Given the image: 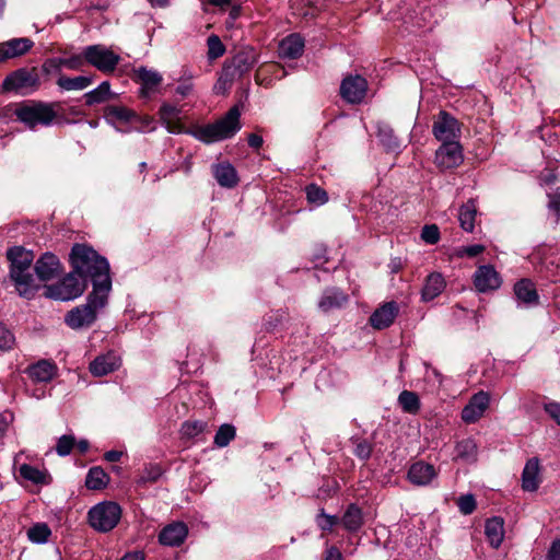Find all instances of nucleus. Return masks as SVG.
<instances>
[{
	"label": "nucleus",
	"mask_w": 560,
	"mask_h": 560,
	"mask_svg": "<svg viewBox=\"0 0 560 560\" xmlns=\"http://www.w3.org/2000/svg\"><path fill=\"white\" fill-rule=\"evenodd\" d=\"M485 534L491 547L499 548L504 538V521L502 517L494 516L487 520Z\"/></svg>",
	"instance_id": "obj_31"
},
{
	"label": "nucleus",
	"mask_w": 560,
	"mask_h": 560,
	"mask_svg": "<svg viewBox=\"0 0 560 560\" xmlns=\"http://www.w3.org/2000/svg\"><path fill=\"white\" fill-rule=\"evenodd\" d=\"M318 518H322V521H318V526L323 530H331V528L339 522L337 516L326 514L324 510L320 511Z\"/></svg>",
	"instance_id": "obj_60"
},
{
	"label": "nucleus",
	"mask_w": 560,
	"mask_h": 560,
	"mask_svg": "<svg viewBox=\"0 0 560 560\" xmlns=\"http://www.w3.org/2000/svg\"><path fill=\"white\" fill-rule=\"evenodd\" d=\"M10 278L14 282L16 291L23 298H33L39 288L30 270L21 272L18 277Z\"/></svg>",
	"instance_id": "obj_32"
},
{
	"label": "nucleus",
	"mask_w": 560,
	"mask_h": 560,
	"mask_svg": "<svg viewBox=\"0 0 560 560\" xmlns=\"http://www.w3.org/2000/svg\"><path fill=\"white\" fill-rule=\"evenodd\" d=\"M421 238L428 244H436L440 240V231L435 224L424 225L421 232Z\"/></svg>",
	"instance_id": "obj_57"
},
{
	"label": "nucleus",
	"mask_w": 560,
	"mask_h": 560,
	"mask_svg": "<svg viewBox=\"0 0 560 560\" xmlns=\"http://www.w3.org/2000/svg\"><path fill=\"white\" fill-rule=\"evenodd\" d=\"M304 39L300 34H291L279 43V56L281 58L296 59L304 51Z\"/></svg>",
	"instance_id": "obj_25"
},
{
	"label": "nucleus",
	"mask_w": 560,
	"mask_h": 560,
	"mask_svg": "<svg viewBox=\"0 0 560 560\" xmlns=\"http://www.w3.org/2000/svg\"><path fill=\"white\" fill-rule=\"evenodd\" d=\"M368 90V82L361 75L346 77L340 85V95L349 104H359L363 101Z\"/></svg>",
	"instance_id": "obj_12"
},
{
	"label": "nucleus",
	"mask_w": 560,
	"mask_h": 560,
	"mask_svg": "<svg viewBox=\"0 0 560 560\" xmlns=\"http://www.w3.org/2000/svg\"><path fill=\"white\" fill-rule=\"evenodd\" d=\"M93 83V77L79 75L69 78L60 75L57 80V85L65 91H81L86 89Z\"/></svg>",
	"instance_id": "obj_35"
},
{
	"label": "nucleus",
	"mask_w": 560,
	"mask_h": 560,
	"mask_svg": "<svg viewBox=\"0 0 560 560\" xmlns=\"http://www.w3.org/2000/svg\"><path fill=\"white\" fill-rule=\"evenodd\" d=\"M51 535L46 523H37L27 530V537L32 542L45 544Z\"/></svg>",
	"instance_id": "obj_45"
},
{
	"label": "nucleus",
	"mask_w": 560,
	"mask_h": 560,
	"mask_svg": "<svg viewBox=\"0 0 560 560\" xmlns=\"http://www.w3.org/2000/svg\"><path fill=\"white\" fill-rule=\"evenodd\" d=\"M235 435H236L235 427L230 423H224L219 427V429L214 435L213 443L218 447H225L230 444V442L232 440L235 439Z\"/></svg>",
	"instance_id": "obj_43"
},
{
	"label": "nucleus",
	"mask_w": 560,
	"mask_h": 560,
	"mask_svg": "<svg viewBox=\"0 0 560 560\" xmlns=\"http://www.w3.org/2000/svg\"><path fill=\"white\" fill-rule=\"evenodd\" d=\"M207 428V422L200 420L185 421L180 427V434L186 439H194L201 434Z\"/></svg>",
	"instance_id": "obj_47"
},
{
	"label": "nucleus",
	"mask_w": 560,
	"mask_h": 560,
	"mask_svg": "<svg viewBox=\"0 0 560 560\" xmlns=\"http://www.w3.org/2000/svg\"><path fill=\"white\" fill-rule=\"evenodd\" d=\"M457 505L464 515H469L476 510V500L472 494H465L458 498Z\"/></svg>",
	"instance_id": "obj_56"
},
{
	"label": "nucleus",
	"mask_w": 560,
	"mask_h": 560,
	"mask_svg": "<svg viewBox=\"0 0 560 560\" xmlns=\"http://www.w3.org/2000/svg\"><path fill=\"white\" fill-rule=\"evenodd\" d=\"M305 191H306V198L311 203L320 206V205L326 203L328 200L327 192L317 185H314V184L308 185L306 187Z\"/></svg>",
	"instance_id": "obj_49"
},
{
	"label": "nucleus",
	"mask_w": 560,
	"mask_h": 560,
	"mask_svg": "<svg viewBox=\"0 0 560 560\" xmlns=\"http://www.w3.org/2000/svg\"><path fill=\"white\" fill-rule=\"evenodd\" d=\"M108 292L93 290L86 303L69 311L65 317L66 324L72 329H81L91 326L97 316V312L107 303Z\"/></svg>",
	"instance_id": "obj_4"
},
{
	"label": "nucleus",
	"mask_w": 560,
	"mask_h": 560,
	"mask_svg": "<svg viewBox=\"0 0 560 560\" xmlns=\"http://www.w3.org/2000/svg\"><path fill=\"white\" fill-rule=\"evenodd\" d=\"M86 63L85 58V47L83 48L81 54L72 55L68 58H51L48 65L56 66V69L60 71L62 67L69 70H81Z\"/></svg>",
	"instance_id": "obj_37"
},
{
	"label": "nucleus",
	"mask_w": 560,
	"mask_h": 560,
	"mask_svg": "<svg viewBox=\"0 0 560 560\" xmlns=\"http://www.w3.org/2000/svg\"><path fill=\"white\" fill-rule=\"evenodd\" d=\"M456 456L464 460H474L477 455V445L472 439H464L456 444Z\"/></svg>",
	"instance_id": "obj_44"
},
{
	"label": "nucleus",
	"mask_w": 560,
	"mask_h": 560,
	"mask_svg": "<svg viewBox=\"0 0 560 560\" xmlns=\"http://www.w3.org/2000/svg\"><path fill=\"white\" fill-rule=\"evenodd\" d=\"M463 161V148L458 141L442 143L435 152V164L441 170L457 167Z\"/></svg>",
	"instance_id": "obj_11"
},
{
	"label": "nucleus",
	"mask_w": 560,
	"mask_h": 560,
	"mask_svg": "<svg viewBox=\"0 0 560 560\" xmlns=\"http://www.w3.org/2000/svg\"><path fill=\"white\" fill-rule=\"evenodd\" d=\"M109 482V476L98 466L92 467L85 478V486L90 490L104 489Z\"/></svg>",
	"instance_id": "obj_38"
},
{
	"label": "nucleus",
	"mask_w": 560,
	"mask_h": 560,
	"mask_svg": "<svg viewBox=\"0 0 560 560\" xmlns=\"http://www.w3.org/2000/svg\"><path fill=\"white\" fill-rule=\"evenodd\" d=\"M490 395L480 390L472 395L468 404L462 410V420L466 423L477 422L489 408Z\"/></svg>",
	"instance_id": "obj_14"
},
{
	"label": "nucleus",
	"mask_w": 560,
	"mask_h": 560,
	"mask_svg": "<svg viewBox=\"0 0 560 560\" xmlns=\"http://www.w3.org/2000/svg\"><path fill=\"white\" fill-rule=\"evenodd\" d=\"M70 262L81 278L91 279L93 290L109 293L112 280L106 258L85 244H74L70 253Z\"/></svg>",
	"instance_id": "obj_1"
},
{
	"label": "nucleus",
	"mask_w": 560,
	"mask_h": 560,
	"mask_svg": "<svg viewBox=\"0 0 560 560\" xmlns=\"http://www.w3.org/2000/svg\"><path fill=\"white\" fill-rule=\"evenodd\" d=\"M19 472L22 478L32 481L35 485H48L50 482V477L46 471L39 470L28 464L21 465Z\"/></svg>",
	"instance_id": "obj_40"
},
{
	"label": "nucleus",
	"mask_w": 560,
	"mask_h": 560,
	"mask_svg": "<svg viewBox=\"0 0 560 560\" xmlns=\"http://www.w3.org/2000/svg\"><path fill=\"white\" fill-rule=\"evenodd\" d=\"M60 261L55 254L45 253L35 264V272L39 280L48 281L57 277L60 272Z\"/></svg>",
	"instance_id": "obj_19"
},
{
	"label": "nucleus",
	"mask_w": 560,
	"mask_h": 560,
	"mask_svg": "<svg viewBox=\"0 0 560 560\" xmlns=\"http://www.w3.org/2000/svg\"><path fill=\"white\" fill-rule=\"evenodd\" d=\"M108 118L118 120L121 122H132L136 117V113L125 106H108L106 109Z\"/></svg>",
	"instance_id": "obj_46"
},
{
	"label": "nucleus",
	"mask_w": 560,
	"mask_h": 560,
	"mask_svg": "<svg viewBox=\"0 0 560 560\" xmlns=\"http://www.w3.org/2000/svg\"><path fill=\"white\" fill-rule=\"evenodd\" d=\"M548 208L556 215L555 222L558 223L560 220V187L553 194L549 195Z\"/></svg>",
	"instance_id": "obj_59"
},
{
	"label": "nucleus",
	"mask_w": 560,
	"mask_h": 560,
	"mask_svg": "<svg viewBox=\"0 0 560 560\" xmlns=\"http://www.w3.org/2000/svg\"><path fill=\"white\" fill-rule=\"evenodd\" d=\"M477 215V206L472 199H469L459 208L458 221L460 228L466 232H472Z\"/></svg>",
	"instance_id": "obj_34"
},
{
	"label": "nucleus",
	"mask_w": 560,
	"mask_h": 560,
	"mask_svg": "<svg viewBox=\"0 0 560 560\" xmlns=\"http://www.w3.org/2000/svg\"><path fill=\"white\" fill-rule=\"evenodd\" d=\"M110 95V84L103 81L96 89L84 94L85 104L92 106L105 102Z\"/></svg>",
	"instance_id": "obj_41"
},
{
	"label": "nucleus",
	"mask_w": 560,
	"mask_h": 560,
	"mask_svg": "<svg viewBox=\"0 0 560 560\" xmlns=\"http://www.w3.org/2000/svg\"><path fill=\"white\" fill-rule=\"evenodd\" d=\"M324 560H342V553L337 547L331 546L326 549Z\"/></svg>",
	"instance_id": "obj_63"
},
{
	"label": "nucleus",
	"mask_w": 560,
	"mask_h": 560,
	"mask_svg": "<svg viewBox=\"0 0 560 560\" xmlns=\"http://www.w3.org/2000/svg\"><path fill=\"white\" fill-rule=\"evenodd\" d=\"M247 141L248 145L253 149H259L264 143L262 137L257 133H250Z\"/></svg>",
	"instance_id": "obj_64"
},
{
	"label": "nucleus",
	"mask_w": 560,
	"mask_h": 560,
	"mask_svg": "<svg viewBox=\"0 0 560 560\" xmlns=\"http://www.w3.org/2000/svg\"><path fill=\"white\" fill-rule=\"evenodd\" d=\"M352 444L354 445L353 454L362 459L368 460L371 457L373 445L368 440L360 438H352Z\"/></svg>",
	"instance_id": "obj_48"
},
{
	"label": "nucleus",
	"mask_w": 560,
	"mask_h": 560,
	"mask_svg": "<svg viewBox=\"0 0 560 560\" xmlns=\"http://www.w3.org/2000/svg\"><path fill=\"white\" fill-rule=\"evenodd\" d=\"M86 289V280L74 270L69 272L59 282L46 285L45 295L59 301L74 300L83 294Z\"/></svg>",
	"instance_id": "obj_5"
},
{
	"label": "nucleus",
	"mask_w": 560,
	"mask_h": 560,
	"mask_svg": "<svg viewBox=\"0 0 560 560\" xmlns=\"http://www.w3.org/2000/svg\"><path fill=\"white\" fill-rule=\"evenodd\" d=\"M485 246L483 245H480V244H474V245H469V246H462L459 248H457L456 250V255L457 257H476L478 256L479 254L483 253L485 252Z\"/></svg>",
	"instance_id": "obj_58"
},
{
	"label": "nucleus",
	"mask_w": 560,
	"mask_h": 560,
	"mask_svg": "<svg viewBox=\"0 0 560 560\" xmlns=\"http://www.w3.org/2000/svg\"><path fill=\"white\" fill-rule=\"evenodd\" d=\"M15 338L12 331L2 323H0V350L9 351L13 348Z\"/></svg>",
	"instance_id": "obj_53"
},
{
	"label": "nucleus",
	"mask_w": 560,
	"mask_h": 560,
	"mask_svg": "<svg viewBox=\"0 0 560 560\" xmlns=\"http://www.w3.org/2000/svg\"><path fill=\"white\" fill-rule=\"evenodd\" d=\"M547 560H560V538L552 541L547 553Z\"/></svg>",
	"instance_id": "obj_62"
},
{
	"label": "nucleus",
	"mask_w": 560,
	"mask_h": 560,
	"mask_svg": "<svg viewBox=\"0 0 560 560\" xmlns=\"http://www.w3.org/2000/svg\"><path fill=\"white\" fill-rule=\"evenodd\" d=\"M195 79L196 73L187 66H183L179 70L178 77L175 79V95L178 100H185L195 93Z\"/></svg>",
	"instance_id": "obj_22"
},
{
	"label": "nucleus",
	"mask_w": 560,
	"mask_h": 560,
	"mask_svg": "<svg viewBox=\"0 0 560 560\" xmlns=\"http://www.w3.org/2000/svg\"><path fill=\"white\" fill-rule=\"evenodd\" d=\"M545 410L560 425V404H558V402L546 404Z\"/></svg>",
	"instance_id": "obj_61"
},
{
	"label": "nucleus",
	"mask_w": 560,
	"mask_h": 560,
	"mask_svg": "<svg viewBox=\"0 0 560 560\" xmlns=\"http://www.w3.org/2000/svg\"><path fill=\"white\" fill-rule=\"evenodd\" d=\"M446 288L444 277L439 272L430 273L424 281L421 290V299L424 302H430L438 298Z\"/></svg>",
	"instance_id": "obj_26"
},
{
	"label": "nucleus",
	"mask_w": 560,
	"mask_h": 560,
	"mask_svg": "<svg viewBox=\"0 0 560 560\" xmlns=\"http://www.w3.org/2000/svg\"><path fill=\"white\" fill-rule=\"evenodd\" d=\"M436 476L435 467L423 460L413 463L408 470V479L416 486H428Z\"/></svg>",
	"instance_id": "obj_20"
},
{
	"label": "nucleus",
	"mask_w": 560,
	"mask_h": 560,
	"mask_svg": "<svg viewBox=\"0 0 560 560\" xmlns=\"http://www.w3.org/2000/svg\"><path fill=\"white\" fill-rule=\"evenodd\" d=\"M209 59H217L225 52V47L217 35H211L207 39Z\"/></svg>",
	"instance_id": "obj_51"
},
{
	"label": "nucleus",
	"mask_w": 560,
	"mask_h": 560,
	"mask_svg": "<svg viewBox=\"0 0 560 560\" xmlns=\"http://www.w3.org/2000/svg\"><path fill=\"white\" fill-rule=\"evenodd\" d=\"M398 404L402 411L409 415H417L421 408L418 394L411 390H402L398 396Z\"/></svg>",
	"instance_id": "obj_39"
},
{
	"label": "nucleus",
	"mask_w": 560,
	"mask_h": 560,
	"mask_svg": "<svg viewBox=\"0 0 560 560\" xmlns=\"http://www.w3.org/2000/svg\"><path fill=\"white\" fill-rule=\"evenodd\" d=\"M75 445V439L72 435H62L59 438L56 452L59 456H67L71 453L73 446Z\"/></svg>",
	"instance_id": "obj_54"
},
{
	"label": "nucleus",
	"mask_w": 560,
	"mask_h": 560,
	"mask_svg": "<svg viewBox=\"0 0 560 560\" xmlns=\"http://www.w3.org/2000/svg\"><path fill=\"white\" fill-rule=\"evenodd\" d=\"M7 258L10 261V277H18L21 272L30 270L34 255L22 246H14L8 249Z\"/></svg>",
	"instance_id": "obj_16"
},
{
	"label": "nucleus",
	"mask_w": 560,
	"mask_h": 560,
	"mask_svg": "<svg viewBox=\"0 0 560 560\" xmlns=\"http://www.w3.org/2000/svg\"><path fill=\"white\" fill-rule=\"evenodd\" d=\"M539 470L540 466L537 457H533L526 462L522 474V488L525 491L537 490L540 482Z\"/></svg>",
	"instance_id": "obj_29"
},
{
	"label": "nucleus",
	"mask_w": 560,
	"mask_h": 560,
	"mask_svg": "<svg viewBox=\"0 0 560 560\" xmlns=\"http://www.w3.org/2000/svg\"><path fill=\"white\" fill-rule=\"evenodd\" d=\"M502 279L499 272L491 265H483L477 268L474 275V284L478 292L486 293L498 290Z\"/></svg>",
	"instance_id": "obj_13"
},
{
	"label": "nucleus",
	"mask_w": 560,
	"mask_h": 560,
	"mask_svg": "<svg viewBox=\"0 0 560 560\" xmlns=\"http://www.w3.org/2000/svg\"><path fill=\"white\" fill-rule=\"evenodd\" d=\"M343 527L349 532H357L363 525V515L361 509L357 504H350L342 518Z\"/></svg>",
	"instance_id": "obj_36"
},
{
	"label": "nucleus",
	"mask_w": 560,
	"mask_h": 560,
	"mask_svg": "<svg viewBox=\"0 0 560 560\" xmlns=\"http://www.w3.org/2000/svg\"><path fill=\"white\" fill-rule=\"evenodd\" d=\"M59 103H46L42 101H27L16 105L14 115L16 119L30 129L38 126H51L58 118Z\"/></svg>",
	"instance_id": "obj_2"
},
{
	"label": "nucleus",
	"mask_w": 560,
	"mask_h": 560,
	"mask_svg": "<svg viewBox=\"0 0 560 560\" xmlns=\"http://www.w3.org/2000/svg\"><path fill=\"white\" fill-rule=\"evenodd\" d=\"M57 368L47 360H40L28 368L30 377L39 383H47L56 375Z\"/></svg>",
	"instance_id": "obj_33"
},
{
	"label": "nucleus",
	"mask_w": 560,
	"mask_h": 560,
	"mask_svg": "<svg viewBox=\"0 0 560 560\" xmlns=\"http://www.w3.org/2000/svg\"><path fill=\"white\" fill-rule=\"evenodd\" d=\"M432 132L442 143L456 142L460 135V125L450 113L441 110L433 122Z\"/></svg>",
	"instance_id": "obj_10"
},
{
	"label": "nucleus",
	"mask_w": 560,
	"mask_h": 560,
	"mask_svg": "<svg viewBox=\"0 0 560 560\" xmlns=\"http://www.w3.org/2000/svg\"><path fill=\"white\" fill-rule=\"evenodd\" d=\"M241 112L237 106H233L229 112L219 120L213 124L199 126L190 133L205 143L218 142L224 139L232 138L240 129Z\"/></svg>",
	"instance_id": "obj_3"
},
{
	"label": "nucleus",
	"mask_w": 560,
	"mask_h": 560,
	"mask_svg": "<svg viewBox=\"0 0 560 560\" xmlns=\"http://www.w3.org/2000/svg\"><path fill=\"white\" fill-rule=\"evenodd\" d=\"M119 366L120 359L114 352H108L96 357L90 363L89 369L94 376H104L116 371Z\"/></svg>",
	"instance_id": "obj_24"
},
{
	"label": "nucleus",
	"mask_w": 560,
	"mask_h": 560,
	"mask_svg": "<svg viewBox=\"0 0 560 560\" xmlns=\"http://www.w3.org/2000/svg\"><path fill=\"white\" fill-rule=\"evenodd\" d=\"M159 118L162 125L171 133L185 132V127L182 122V109L174 104L163 102L159 108Z\"/></svg>",
	"instance_id": "obj_15"
},
{
	"label": "nucleus",
	"mask_w": 560,
	"mask_h": 560,
	"mask_svg": "<svg viewBox=\"0 0 560 560\" xmlns=\"http://www.w3.org/2000/svg\"><path fill=\"white\" fill-rule=\"evenodd\" d=\"M40 85L39 73L36 68H21L9 75L2 82V89L7 92H15L22 95L38 90Z\"/></svg>",
	"instance_id": "obj_7"
},
{
	"label": "nucleus",
	"mask_w": 560,
	"mask_h": 560,
	"mask_svg": "<svg viewBox=\"0 0 560 560\" xmlns=\"http://www.w3.org/2000/svg\"><path fill=\"white\" fill-rule=\"evenodd\" d=\"M212 173L218 184L222 187L233 188L238 183L237 172L229 162L213 165Z\"/></svg>",
	"instance_id": "obj_27"
},
{
	"label": "nucleus",
	"mask_w": 560,
	"mask_h": 560,
	"mask_svg": "<svg viewBox=\"0 0 560 560\" xmlns=\"http://www.w3.org/2000/svg\"><path fill=\"white\" fill-rule=\"evenodd\" d=\"M188 535V527L184 522H173L166 525L159 534V541L164 546H180Z\"/></svg>",
	"instance_id": "obj_17"
},
{
	"label": "nucleus",
	"mask_w": 560,
	"mask_h": 560,
	"mask_svg": "<svg viewBox=\"0 0 560 560\" xmlns=\"http://www.w3.org/2000/svg\"><path fill=\"white\" fill-rule=\"evenodd\" d=\"M348 302V296L339 289H327L324 291L318 307L324 313L342 307Z\"/></svg>",
	"instance_id": "obj_28"
},
{
	"label": "nucleus",
	"mask_w": 560,
	"mask_h": 560,
	"mask_svg": "<svg viewBox=\"0 0 560 560\" xmlns=\"http://www.w3.org/2000/svg\"><path fill=\"white\" fill-rule=\"evenodd\" d=\"M377 137L383 145H385L388 150H396L399 148V141L395 136L393 128L388 124H377Z\"/></svg>",
	"instance_id": "obj_42"
},
{
	"label": "nucleus",
	"mask_w": 560,
	"mask_h": 560,
	"mask_svg": "<svg viewBox=\"0 0 560 560\" xmlns=\"http://www.w3.org/2000/svg\"><path fill=\"white\" fill-rule=\"evenodd\" d=\"M256 63V52L253 49L240 50L229 62L224 66L233 72L238 79L244 73L248 72Z\"/></svg>",
	"instance_id": "obj_18"
},
{
	"label": "nucleus",
	"mask_w": 560,
	"mask_h": 560,
	"mask_svg": "<svg viewBox=\"0 0 560 560\" xmlns=\"http://www.w3.org/2000/svg\"><path fill=\"white\" fill-rule=\"evenodd\" d=\"M120 517V506L110 501L98 503L89 511L90 525L101 533H107L115 528Z\"/></svg>",
	"instance_id": "obj_6"
},
{
	"label": "nucleus",
	"mask_w": 560,
	"mask_h": 560,
	"mask_svg": "<svg viewBox=\"0 0 560 560\" xmlns=\"http://www.w3.org/2000/svg\"><path fill=\"white\" fill-rule=\"evenodd\" d=\"M137 126L135 127V130L138 132H152L156 129L155 121L153 117L151 116H138L136 114V117L133 118V121Z\"/></svg>",
	"instance_id": "obj_52"
},
{
	"label": "nucleus",
	"mask_w": 560,
	"mask_h": 560,
	"mask_svg": "<svg viewBox=\"0 0 560 560\" xmlns=\"http://www.w3.org/2000/svg\"><path fill=\"white\" fill-rule=\"evenodd\" d=\"M514 294L516 299L527 305H537L539 295L535 284L529 279H521L514 285Z\"/></svg>",
	"instance_id": "obj_30"
},
{
	"label": "nucleus",
	"mask_w": 560,
	"mask_h": 560,
	"mask_svg": "<svg viewBox=\"0 0 560 560\" xmlns=\"http://www.w3.org/2000/svg\"><path fill=\"white\" fill-rule=\"evenodd\" d=\"M398 311L399 308L396 302H387L372 313L370 323L376 329L387 328L393 324L398 315Z\"/></svg>",
	"instance_id": "obj_21"
},
{
	"label": "nucleus",
	"mask_w": 560,
	"mask_h": 560,
	"mask_svg": "<svg viewBox=\"0 0 560 560\" xmlns=\"http://www.w3.org/2000/svg\"><path fill=\"white\" fill-rule=\"evenodd\" d=\"M133 80L140 84L139 95L142 98H151L161 93L163 75L155 69L140 66L133 69Z\"/></svg>",
	"instance_id": "obj_9"
},
{
	"label": "nucleus",
	"mask_w": 560,
	"mask_h": 560,
	"mask_svg": "<svg viewBox=\"0 0 560 560\" xmlns=\"http://www.w3.org/2000/svg\"><path fill=\"white\" fill-rule=\"evenodd\" d=\"M237 79L233 72H231L225 66L223 67L221 74L214 85V91L217 93H225L234 82V80Z\"/></svg>",
	"instance_id": "obj_50"
},
{
	"label": "nucleus",
	"mask_w": 560,
	"mask_h": 560,
	"mask_svg": "<svg viewBox=\"0 0 560 560\" xmlns=\"http://www.w3.org/2000/svg\"><path fill=\"white\" fill-rule=\"evenodd\" d=\"M162 475V468L159 465H150L145 467L142 471L138 482L139 483H148L155 482Z\"/></svg>",
	"instance_id": "obj_55"
},
{
	"label": "nucleus",
	"mask_w": 560,
	"mask_h": 560,
	"mask_svg": "<svg viewBox=\"0 0 560 560\" xmlns=\"http://www.w3.org/2000/svg\"><path fill=\"white\" fill-rule=\"evenodd\" d=\"M34 43L26 37L13 38L4 43H0V61L15 58L26 54Z\"/></svg>",
	"instance_id": "obj_23"
},
{
	"label": "nucleus",
	"mask_w": 560,
	"mask_h": 560,
	"mask_svg": "<svg viewBox=\"0 0 560 560\" xmlns=\"http://www.w3.org/2000/svg\"><path fill=\"white\" fill-rule=\"evenodd\" d=\"M85 58L88 65L105 74L113 73L121 60L118 52L102 44L86 46Z\"/></svg>",
	"instance_id": "obj_8"
}]
</instances>
